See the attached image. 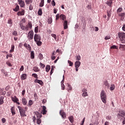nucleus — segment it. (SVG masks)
Instances as JSON below:
<instances>
[{"instance_id": "obj_52", "label": "nucleus", "mask_w": 125, "mask_h": 125, "mask_svg": "<svg viewBox=\"0 0 125 125\" xmlns=\"http://www.w3.org/2000/svg\"><path fill=\"white\" fill-rule=\"evenodd\" d=\"M107 16L108 17H111V13L110 12V11H107Z\"/></svg>"}, {"instance_id": "obj_39", "label": "nucleus", "mask_w": 125, "mask_h": 125, "mask_svg": "<svg viewBox=\"0 0 125 125\" xmlns=\"http://www.w3.org/2000/svg\"><path fill=\"white\" fill-rule=\"evenodd\" d=\"M115 87H116V86H115V84L111 85L110 89V90H114V89H115Z\"/></svg>"}, {"instance_id": "obj_47", "label": "nucleus", "mask_w": 125, "mask_h": 125, "mask_svg": "<svg viewBox=\"0 0 125 125\" xmlns=\"http://www.w3.org/2000/svg\"><path fill=\"white\" fill-rule=\"evenodd\" d=\"M35 33H36V34H37V33H38V31H39V26H36L35 27Z\"/></svg>"}, {"instance_id": "obj_4", "label": "nucleus", "mask_w": 125, "mask_h": 125, "mask_svg": "<svg viewBox=\"0 0 125 125\" xmlns=\"http://www.w3.org/2000/svg\"><path fill=\"white\" fill-rule=\"evenodd\" d=\"M27 38L29 42H30V41L34 39V31L33 30H31L27 34Z\"/></svg>"}, {"instance_id": "obj_53", "label": "nucleus", "mask_w": 125, "mask_h": 125, "mask_svg": "<svg viewBox=\"0 0 125 125\" xmlns=\"http://www.w3.org/2000/svg\"><path fill=\"white\" fill-rule=\"evenodd\" d=\"M40 65L41 66V67H42V68L43 69V68H44V67H45V65L42 64V62L40 63Z\"/></svg>"}, {"instance_id": "obj_2", "label": "nucleus", "mask_w": 125, "mask_h": 125, "mask_svg": "<svg viewBox=\"0 0 125 125\" xmlns=\"http://www.w3.org/2000/svg\"><path fill=\"white\" fill-rule=\"evenodd\" d=\"M101 99L104 104L107 103V96H106V93L104 90H102L101 92Z\"/></svg>"}, {"instance_id": "obj_23", "label": "nucleus", "mask_w": 125, "mask_h": 125, "mask_svg": "<svg viewBox=\"0 0 125 125\" xmlns=\"http://www.w3.org/2000/svg\"><path fill=\"white\" fill-rule=\"evenodd\" d=\"M17 14L18 16H20V15H24V14H25V12L24 11H19L18 12Z\"/></svg>"}, {"instance_id": "obj_56", "label": "nucleus", "mask_w": 125, "mask_h": 125, "mask_svg": "<svg viewBox=\"0 0 125 125\" xmlns=\"http://www.w3.org/2000/svg\"><path fill=\"white\" fill-rule=\"evenodd\" d=\"M83 93H85V92H87V89H85V88H83L82 90Z\"/></svg>"}, {"instance_id": "obj_63", "label": "nucleus", "mask_w": 125, "mask_h": 125, "mask_svg": "<svg viewBox=\"0 0 125 125\" xmlns=\"http://www.w3.org/2000/svg\"><path fill=\"white\" fill-rule=\"evenodd\" d=\"M13 35L14 36H17L18 34L17 33V32L16 31H14V32L13 33Z\"/></svg>"}, {"instance_id": "obj_7", "label": "nucleus", "mask_w": 125, "mask_h": 125, "mask_svg": "<svg viewBox=\"0 0 125 125\" xmlns=\"http://www.w3.org/2000/svg\"><path fill=\"white\" fill-rule=\"evenodd\" d=\"M118 116H119V119L124 118V116H125V111L124 110H120L118 114Z\"/></svg>"}, {"instance_id": "obj_16", "label": "nucleus", "mask_w": 125, "mask_h": 125, "mask_svg": "<svg viewBox=\"0 0 125 125\" xmlns=\"http://www.w3.org/2000/svg\"><path fill=\"white\" fill-rule=\"evenodd\" d=\"M12 100L13 101V102H15L16 103H17L18 101H19V100L17 97H16V96H15L14 97H12Z\"/></svg>"}, {"instance_id": "obj_28", "label": "nucleus", "mask_w": 125, "mask_h": 125, "mask_svg": "<svg viewBox=\"0 0 125 125\" xmlns=\"http://www.w3.org/2000/svg\"><path fill=\"white\" fill-rule=\"evenodd\" d=\"M44 5V0H41V2L40 4V7H42Z\"/></svg>"}, {"instance_id": "obj_8", "label": "nucleus", "mask_w": 125, "mask_h": 125, "mask_svg": "<svg viewBox=\"0 0 125 125\" xmlns=\"http://www.w3.org/2000/svg\"><path fill=\"white\" fill-rule=\"evenodd\" d=\"M42 40V38L41 36L39 34H35L34 35V41L35 42H38V41H41Z\"/></svg>"}, {"instance_id": "obj_35", "label": "nucleus", "mask_w": 125, "mask_h": 125, "mask_svg": "<svg viewBox=\"0 0 125 125\" xmlns=\"http://www.w3.org/2000/svg\"><path fill=\"white\" fill-rule=\"evenodd\" d=\"M14 11H15L16 12H17L19 10V5H17L15 8L13 9Z\"/></svg>"}, {"instance_id": "obj_55", "label": "nucleus", "mask_w": 125, "mask_h": 125, "mask_svg": "<svg viewBox=\"0 0 125 125\" xmlns=\"http://www.w3.org/2000/svg\"><path fill=\"white\" fill-rule=\"evenodd\" d=\"M110 39H111L110 36H107L104 38V40H105L106 41H107V40H110Z\"/></svg>"}, {"instance_id": "obj_36", "label": "nucleus", "mask_w": 125, "mask_h": 125, "mask_svg": "<svg viewBox=\"0 0 125 125\" xmlns=\"http://www.w3.org/2000/svg\"><path fill=\"white\" fill-rule=\"evenodd\" d=\"M67 86H68V89L67 90L68 91V92H70V90H72V86H71V85L67 84Z\"/></svg>"}, {"instance_id": "obj_42", "label": "nucleus", "mask_w": 125, "mask_h": 125, "mask_svg": "<svg viewBox=\"0 0 125 125\" xmlns=\"http://www.w3.org/2000/svg\"><path fill=\"white\" fill-rule=\"evenodd\" d=\"M32 77H34V78H35V79H39V78L38 77V74H36V73H33L32 75Z\"/></svg>"}, {"instance_id": "obj_18", "label": "nucleus", "mask_w": 125, "mask_h": 125, "mask_svg": "<svg viewBox=\"0 0 125 125\" xmlns=\"http://www.w3.org/2000/svg\"><path fill=\"white\" fill-rule=\"evenodd\" d=\"M75 67L79 68L81 66V62L76 61L75 63Z\"/></svg>"}, {"instance_id": "obj_50", "label": "nucleus", "mask_w": 125, "mask_h": 125, "mask_svg": "<svg viewBox=\"0 0 125 125\" xmlns=\"http://www.w3.org/2000/svg\"><path fill=\"white\" fill-rule=\"evenodd\" d=\"M28 104L29 106H32V105H33V101H32L31 100H29L28 102Z\"/></svg>"}, {"instance_id": "obj_9", "label": "nucleus", "mask_w": 125, "mask_h": 125, "mask_svg": "<svg viewBox=\"0 0 125 125\" xmlns=\"http://www.w3.org/2000/svg\"><path fill=\"white\" fill-rule=\"evenodd\" d=\"M60 114L62 119H66V113L64 110H61L60 111Z\"/></svg>"}, {"instance_id": "obj_38", "label": "nucleus", "mask_w": 125, "mask_h": 125, "mask_svg": "<svg viewBox=\"0 0 125 125\" xmlns=\"http://www.w3.org/2000/svg\"><path fill=\"white\" fill-rule=\"evenodd\" d=\"M46 72H49L50 70V66L49 65H46L45 68Z\"/></svg>"}, {"instance_id": "obj_44", "label": "nucleus", "mask_w": 125, "mask_h": 125, "mask_svg": "<svg viewBox=\"0 0 125 125\" xmlns=\"http://www.w3.org/2000/svg\"><path fill=\"white\" fill-rule=\"evenodd\" d=\"M76 60H78V61H80L81 60V56L80 55H76Z\"/></svg>"}, {"instance_id": "obj_14", "label": "nucleus", "mask_w": 125, "mask_h": 125, "mask_svg": "<svg viewBox=\"0 0 125 125\" xmlns=\"http://www.w3.org/2000/svg\"><path fill=\"white\" fill-rule=\"evenodd\" d=\"M21 81H24V80H26L27 79V74H23L21 76Z\"/></svg>"}, {"instance_id": "obj_45", "label": "nucleus", "mask_w": 125, "mask_h": 125, "mask_svg": "<svg viewBox=\"0 0 125 125\" xmlns=\"http://www.w3.org/2000/svg\"><path fill=\"white\" fill-rule=\"evenodd\" d=\"M104 84L105 85V86H107V87H109V86H110V84H109V83H108V81H105L104 83Z\"/></svg>"}, {"instance_id": "obj_22", "label": "nucleus", "mask_w": 125, "mask_h": 125, "mask_svg": "<svg viewBox=\"0 0 125 125\" xmlns=\"http://www.w3.org/2000/svg\"><path fill=\"white\" fill-rule=\"evenodd\" d=\"M68 119L69 120L70 123H71L72 124L74 123V117H73V116H71L70 117H69Z\"/></svg>"}, {"instance_id": "obj_62", "label": "nucleus", "mask_w": 125, "mask_h": 125, "mask_svg": "<svg viewBox=\"0 0 125 125\" xmlns=\"http://www.w3.org/2000/svg\"><path fill=\"white\" fill-rule=\"evenodd\" d=\"M56 17V20H58L59 19V17H60V16H59V14H57Z\"/></svg>"}, {"instance_id": "obj_19", "label": "nucleus", "mask_w": 125, "mask_h": 125, "mask_svg": "<svg viewBox=\"0 0 125 125\" xmlns=\"http://www.w3.org/2000/svg\"><path fill=\"white\" fill-rule=\"evenodd\" d=\"M22 103L23 105H27V100L25 98H23L22 99Z\"/></svg>"}, {"instance_id": "obj_13", "label": "nucleus", "mask_w": 125, "mask_h": 125, "mask_svg": "<svg viewBox=\"0 0 125 125\" xmlns=\"http://www.w3.org/2000/svg\"><path fill=\"white\" fill-rule=\"evenodd\" d=\"M24 47H25L26 48H27V49L28 50H30L31 51V45H30V44H27L26 43H24V44H23Z\"/></svg>"}, {"instance_id": "obj_21", "label": "nucleus", "mask_w": 125, "mask_h": 125, "mask_svg": "<svg viewBox=\"0 0 125 125\" xmlns=\"http://www.w3.org/2000/svg\"><path fill=\"white\" fill-rule=\"evenodd\" d=\"M14 48H15L14 45H13V44L11 45V48L9 51L10 53H11L14 52Z\"/></svg>"}, {"instance_id": "obj_60", "label": "nucleus", "mask_w": 125, "mask_h": 125, "mask_svg": "<svg viewBox=\"0 0 125 125\" xmlns=\"http://www.w3.org/2000/svg\"><path fill=\"white\" fill-rule=\"evenodd\" d=\"M51 4L53 5V6H55V1H54V0H52Z\"/></svg>"}, {"instance_id": "obj_12", "label": "nucleus", "mask_w": 125, "mask_h": 125, "mask_svg": "<svg viewBox=\"0 0 125 125\" xmlns=\"http://www.w3.org/2000/svg\"><path fill=\"white\" fill-rule=\"evenodd\" d=\"M46 113H47V110H46V107H45V106H43L42 110V115H46Z\"/></svg>"}, {"instance_id": "obj_43", "label": "nucleus", "mask_w": 125, "mask_h": 125, "mask_svg": "<svg viewBox=\"0 0 125 125\" xmlns=\"http://www.w3.org/2000/svg\"><path fill=\"white\" fill-rule=\"evenodd\" d=\"M39 58L40 59V60H42L43 59V56H42V54H39Z\"/></svg>"}, {"instance_id": "obj_30", "label": "nucleus", "mask_w": 125, "mask_h": 125, "mask_svg": "<svg viewBox=\"0 0 125 125\" xmlns=\"http://www.w3.org/2000/svg\"><path fill=\"white\" fill-rule=\"evenodd\" d=\"M64 81L63 80L61 82V84H62V90H64L65 89V85L63 84Z\"/></svg>"}, {"instance_id": "obj_3", "label": "nucleus", "mask_w": 125, "mask_h": 125, "mask_svg": "<svg viewBox=\"0 0 125 125\" xmlns=\"http://www.w3.org/2000/svg\"><path fill=\"white\" fill-rule=\"evenodd\" d=\"M18 108L19 110L21 117H27V115L25 114L26 111L24 110L23 108L21 106H18Z\"/></svg>"}, {"instance_id": "obj_37", "label": "nucleus", "mask_w": 125, "mask_h": 125, "mask_svg": "<svg viewBox=\"0 0 125 125\" xmlns=\"http://www.w3.org/2000/svg\"><path fill=\"white\" fill-rule=\"evenodd\" d=\"M82 96H83V97L84 98L86 97V96H88V94L87 93V92L83 93Z\"/></svg>"}, {"instance_id": "obj_64", "label": "nucleus", "mask_w": 125, "mask_h": 125, "mask_svg": "<svg viewBox=\"0 0 125 125\" xmlns=\"http://www.w3.org/2000/svg\"><path fill=\"white\" fill-rule=\"evenodd\" d=\"M122 30L123 31H124V32H125V24L123 25V26L122 27Z\"/></svg>"}, {"instance_id": "obj_26", "label": "nucleus", "mask_w": 125, "mask_h": 125, "mask_svg": "<svg viewBox=\"0 0 125 125\" xmlns=\"http://www.w3.org/2000/svg\"><path fill=\"white\" fill-rule=\"evenodd\" d=\"M30 58L31 59H34L35 58V53L33 51L31 52Z\"/></svg>"}, {"instance_id": "obj_6", "label": "nucleus", "mask_w": 125, "mask_h": 125, "mask_svg": "<svg viewBox=\"0 0 125 125\" xmlns=\"http://www.w3.org/2000/svg\"><path fill=\"white\" fill-rule=\"evenodd\" d=\"M32 28H33V24L32 23V21H29L25 26V30L28 31L29 28L30 29V30H32Z\"/></svg>"}, {"instance_id": "obj_54", "label": "nucleus", "mask_w": 125, "mask_h": 125, "mask_svg": "<svg viewBox=\"0 0 125 125\" xmlns=\"http://www.w3.org/2000/svg\"><path fill=\"white\" fill-rule=\"evenodd\" d=\"M68 63L69 64V66H73V62H71L70 61H68Z\"/></svg>"}, {"instance_id": "obj_33", "label": "nucleus", "mask_w": 125, "mask_h": 125, "mask_svg": "<svg viewBox=\"0 0 125 125\" xmlns=\"http://www.w3.org/2000/svg\"><path fill=\"white\" fill-rule=\"evenodd\" d=\"M3 91V90L2 89L0 88V95H4L5 94V92Z\"/></svg>"}, {"instance_id": "obj_31", "label": "nucleus", "mask_w": 125, "mask_h": 125, "mask_svg": "<svg viewBox=\"0 0 125 125\" xmlns=\"http://www.w3.org/2000/svg\"><path fill=\"white\" fill-rule=\"evenodd\" d=\"M25 1L26 4H30V3H32V2H33V0H25Z\"/></svg>"}, {"instance_id": "obj_48", "label": "nucleus", "mask_w": 125, "mask_h": 125, "mask_svg": "<svg viewBox=\"0 0 125 125\" xmlns=\"http://www.w3.org/2000/svg\"><path fill=\"white\" fill-rule=\"evenodd\" d=\"M37 124L40 125L42 123V120H41L40 118H38L37 119Z\"/></svg>"}, {"instance_id": "obj_5", "label": "nucleus", "mask_w": 125, "mask_h": 125, "mask_svg": "<svg viewBox=\"0 0 125 125\" xmlns=\"http://www.w3.org/2000/svg\"><path fill=\"white\" fill-rule=\"evenodd\" d=\"M118 37L120 40L123 42L125 39V33L124 32L119 33Z\"/></svg>"}, {"instance_id": "obj_24", "label": "nucleus", "mask_w": 125, "mask_h": 125, "mask_svg": "<svg viewBox=\"0 0 125 125\" xmlns=\"http://www.w3.org/2000/svg\"><path fill=\"white\" fill-rule=\"evenodd\" d=\"M20 27L21 28V30H23V31H25L26 30V27L23 25V24L20 23Z\"/></svg>"}, {"instance_id": "obj_1", "label": "nucleus", "mask_w": 125, "mask_h": 125, "mask_svg": "<svg viewBox=\"0 0 125 125\" xmlns=\"http://www.w3.org/2000/svg\"><path fill=\"white\" fill-rule=\"evenodd\" d=\"M60 18L63 21V28L64 30L68 29V21L66 20V16L65 15L61 14L60 16Z\"/></svg>"}, {"instance_id": "obj_49", "label": "nucleus", "mask_w": 125, "mask_h": 125, "mask_svg": "<svg viewBox=\"0 0 125 125\" xmlns=\"http://www.w3.org/2000/svg\"><path fill=\"white\" fill-rule=\"evenodd\" d=\"M110 48L113 49H118V47H117V46L116 45H113L110 47Z\"/></svg>"}, {"instance_id": "obj_27", "label": "nucleus", "mask_w": 125, "mask_h": 125, "mask_svg": "<svg viewBox=\"0 0 125 125\" xmlns=\"http://www.w3.org/2000/svg\"><path fill=\"white\" fill-rule=\"evenodd\" d=\"M38 15H40V16H42V8H40L38 12Z\"/></svg>"}, {"instance_id": "obj_58", "label": "nucleus", "mask_w": 125, "mask_h": 125, "mask_svg": "<svg viewBox=\"0 0 125 125\" xmlns=\"http://www.w3.org/2000/svg\"><path fill=\"white\" fill-rule=\"evenodd\" d=\"M33 5L30 4L29 5V10H33Z\"/></svg>"}, {"instance_id": "obj_25", "label": "nucleus", "mask_w": 125, "mask_h": 125, "mask_svg": "<svg viewBox=\"0 0 125 125\" xmlns=\"http://www.w3.org/2000/svg\"><path fill=\"white\" fill-rule=\"evenodd\" d=\"M8 24H10V27H11L12 26V20L11 19H9L7 21Z\"/></svg>"}, {"instance_id": "obj_17", "label": "nucleus", "mask_w": 125, "mask_h": 125, "mask_svg": "<svg viewBox=\"0 0 125 125\" xmlns=\"http://www.w3.org/2000/svg\"><path fill=\"white\" fill-rule=\"evenodd\" d=\"M4 99V97L1 96L0 97V105H2L4 103V101H3Z\"/></svg>"}, {"instance_id": "obj_46", "label": "nucleus", "mask_w": 125, "mask_h": 125, "mask_svg": "<svg viewBox=\"0 0 125 125\" xmlns=\"http://www.w3.org/2000/svg\"><path fill=\"white\" fill-rule=\"evenodd\" d=\"M11 111L12 115H14L15 114V111L14 110V108H13V107L11 108Z\"/></svg>"}, {"instance_id": "obj_34", "label": "nucleus", "mask_w": 125, "mask_h": 125, "mask_svg": "<svg viewBox=\"0 0 125 125\" xmlns=\"http://www.w3.org/2000/svg\"><path fill=\"white\" fill-rule=\"evenodd\" d=\"M33 70L35 72H39L40 71V69H39V67H38L37 66H35L33 67Z\"/></svg>"}, {"instance_id": "obj_11", "label": "nucleus", "mask_w": 125, "mask_h": 125, "mask_svg": "<svg viewBox=\"0 0 125 125\" xmlns=\"http://www.w3.org/2000/svg\"><path fill=\"white\" fill-rule=\"evenodd\" d=\"M118 16L121 17V20L123 21L125 19V13H118Z\"/></svg>"}, {"instance_id": "obj_59", "label": "nucleus", "mask_w": 125, "mask_h": 125, "mask_svg": "<svg viewBox=\"0 0 125 125\" xmlns=\"http://www.w3.org/2000/svg\"><path fill=\"white\" fill-rule=\"evenodd\" d=\"M51 36H52V37L53 38L55 39V41H56V39H57L56 35L52 34H51Z\"/></svg>"}, {"instance_id": "obj_20", "label": "nucleus", "mask_w": 125, "mask_h": 125, "mask_svg": "<svg viewBox=\"0 0 125 125\" xmlns=\"http://www.w3.org/2000/svg\"><path fill=\"white\" fill-rule=\"evenodd\" d=\"M35 115H36L37 118H42V114L38 111L35 112Z\"/></svg>"}, {"instance_id": "obj_51", "label": "nucleus", "mask_w": 125, "mask_h": 125, "mask_svg": "<svg viewBox=\"0 0 125 125\" xmlns=\"http://www.w3.org/2000/svg\"><path fill=\"white\" fill-rule=\"evenodd\" d=\"M8 57H12V54H7L6 58V59H8Z\"/></svg>"}, {"instance_id": "obj_32", "label": "nucleus", "mask_w": 125, "mask_h": 125, "mask_svg": "<svg viewBox=\"0 0 125 125\" xmlns=\"http://www.w3.org/2000/svg\"><path fill=\"white\" fill-rule=\"evenodd\" d=\"M47 22L48 24H51L52 23V18H48Z\"/></svg>"}, {"instance_id": "obj_61", "label": "nucleus", "mask_w": 125, "mask_h": 125, "mask_svg": "<svg viewBox=\"0 0 125 125\" xmlns=\"http://www.w3.org/2000/svg\"><path fill=\"white\" fill-rule=\"evenodd\" d=\"M1 121L3 124H5V122H6V120L5 119V118H2L1 119Z\"/></svg>"}, {"instance_id": "obj_15", "label": "nucleus", "mask_w": 125, "mask_h": 125, "mask_svg": "<svg viewBox=\"0 0 125 125\" xmlns=\"http://www.w3.org/2000/svg\"><path fill=\"white\" fill-rule=\"evenodd\" d=\"M106 4H107L108 6H110V7H112V4H113V1L112 0H108L105 2Z\"/></svg>"}, {"instance_id": "obj_57", "label": "nucleus", "mask_w": 125, "mask_h": 125, "mask_svg": "<svg viewBox=\"0 0 125 125\" xmlns=\"http://www.w3.org/2000/svg\"><path fill=\"white\" fill-rule=\"evenodd\" d=\"M106 120H108V121H110V120H111V119H112V116H107L106 117Z\"/></svg>"}, {"instance_id": "obj_40", "label": "nucleus", "mask_w": 125, "mask_h": 125, "mask_svg": "<svg viewBox=\"0 0 125 125\" xmlns=\"http://www.w3.org/2000/svg\"><path fill=\"white\" fill-rule=\"evenodd\" d=\"M36 42L38 46H41V45H42V42H41V41H36Z\"/></svg>"}, {"instance_id": "obj_29", "label": "nucleus", "mask_w": 125, "mask_h": 125, "mask_svg": "<svg viewBox=\"0 0 125 125\" xmlns=\"http://www.w3.org/2000/svg\"><path fill=\"white\" fill-rule=\"evenodd\" d=\"M19 4L20 5L21 7H24L25 6V2L24 1H22V2H21Z\"/></svg>"}, {"instance_id": "obj_10", "label": "nucleus", "mask_w": 125, "mask_h": 125, "mask_svg": "<svg viewBox=\"0 0 125 125\" xmlns=\"http://www.w3.org/2000/svg\"><path fill=\"white\" fill-rule=\"evenodd\" d=\"M34 83H39V84H40L41 85H43V82L42 80L36 79L34 81Z\"/></svg>"}, {"instance_id": "obj_41", "label": "nucleus", "mask_w": 125, "mask_h": 125, "mask_svg": "<svg viewBox=\"0 0 125 125\" xmlns=\"http://www.w3.org/2000/svg\"><path fill=\"white\" fill-rule=\"evenodd\" d=\"M123 11V8L122 7H119L117 10V12L118 13V14H119V12H122V11Z\"/></svg>"}]
</instances>
